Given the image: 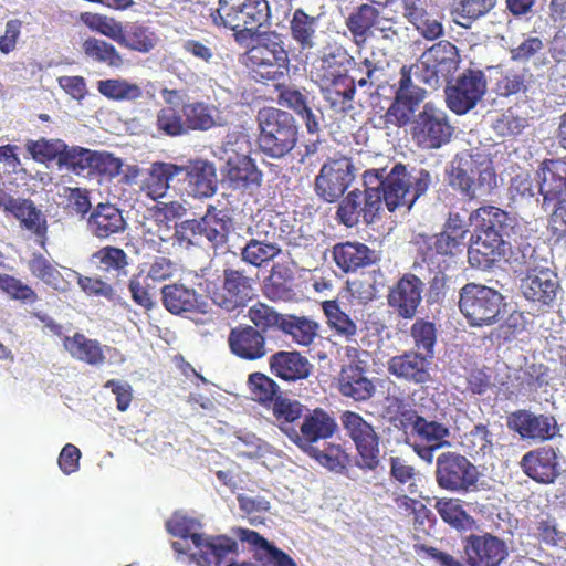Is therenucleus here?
<instances>
[{
	"mask_svg": "<svg viewBox=\"0 0 566 566\" xmlns=\"http://www.w3.org/2000/svg\"><path fill=\"white\" fill-rule=\"evenodd\" d=\"M423 286V282L416 274H403L389 290L388 305L398 316L413 318L422 300Z\"/></svg>",
	"mask_w": 566,
	"mask_h": 566,
	"instance_id": "5701e85b",
	"label": "nucleus"
},
{
	"mask_svg": "<svg viewBox=\"0 0 566 566\" xmlns=\"http://www.w3.org/2000/svg\"><path fill=\"white\" fill-rule=\"evenodd\" d=\"M12 216L19 221L21 229L31 233L35 243L46 250L49 223L42 210L31 199H25Z\"/></svg>",
	"mask_w": 566,
	"mask_h": 566,
	"instance_id": "e433bc0d",
	"label": "nucleus"
},
{
	"mask_svg": "<svg viewBox=\"0 0 566 566\" xmlns=\"http://www.w3.org/2000/svg\"><path fill=\"white\" fill-rule=\"evenodd\" d=\"M495 6L496 0H453L450 13L458 25L469 28Z\"/></svg>",
	"mask_w": 566,
	"mask_h": 566,
	"instance_id": "09e8293b",
	"label": "nucleus"
},
{
	"mask_svg": "<svg viewBox=\"0 0 566 566\" xmlns=\"http://www.w3.org/2000/svg\"><path fill=\"white\" fill-rule=\"evenodd\" d=\"M201 237H205L214 250L224 249L232 221L223 211L209 206L205 216L200 218Z\"/></svg>",
	"mask_w": 566,
	"mask_h": 566,
	"instance_id": "4c0bfd02",
	"label": "nucleus"
},
{
	"mask_svg": "<svg viewBox=\"0 0 566 566\" xmlns=\"http://www.w3.org/2000/svg\"><path fill=\"white\" fill-rule=\"evenodd\" d=\"M289 34L300 49V52L313 53L324 34L322 15H312L303 8L293 10L289 19Z\"/></svg>",
	"mask_w": 566,
	"mask_h": 566,
	"instance_id": "a878e982",
	"label": "nucleus"
},
{
	"mask_svg": "<svg viewBox=\"0 0 566 566\" xmlns=\"http://www.w3.org/2000/svg\"><path fill=\"white\" fill-rule=\"evenodd\" d=\"M94 150L81 146H65L60 168H66L75 175L91 170Z\"/></svg>",
	"mask_w": 566,
	"mask_h": 566,
	"instance_id": "338daca9",
	"label": "nucleus"
},
{
	"mask_svg": "<svg viewBox=\"0 0 566 566\" xmlns=\"http://www.w3.org/2000/svg\"><path fill=\"white\" fill-rule=\"evenodd\" d=\"M436 482L442 490L467 494L478 490L481 473L465 455L444 451L436 460Z\"/></svg>",
	"mask_w": 566,
	"mask_h": 566,
	"instance_id": "0eeeda50",
	"label": "nucleus"
},
{
	"mask_svg": "<svg viewBox=\"0 0 566 566\" xmlns=\"http://www.w3.org/2000/svg\"><path fill=\"white\" fill-rule=\"evenodd\" d=\"M97 91L104 97L112 101H136L142 97L143 90L125 78H108L97 82Z\"/></svg>",
	"mask_w": 566,
	"mask_h": 566,
	"instance_id": "13d9d810",
	"label": "nucleus"
},
{
	"mask_svg": "<svg viewBox=\"0 0 566 566\" xmlns=\"http://www.w3.org/2000/svg\"><path fill=\"white\" fill-rule=\"evenodd\" d=\"M338 430L336 419L321 407L307 409L291 441L303 452L314 451L318 441L331 439Z\"/></svg>",
	"mask_w": 566,
	"mask_h": 566,
	"instance_id": "dca6fc26",
	"label": "nucleus"
},
{
	"mask_svg": "<svg viewBox=\"0 0 566 566\" xmlns=\"http://www.w3.org/2000/svg\"><path fill=\"white\" fill-rule=\"evenodd\" d=\"M324 99L336 113H348L354 109L356 80L348 74L315 78Z\"/></svg>",
	"mask_w": 566,
	"mask_h": 566,
	"instance_id": "cd10ccee",
	"label": "nucleus"
},
{
	"mask_svg": "<svg viewBox=\"0 0 566 566\" xmlns=\"http://www.w3.org/2000/svg\"><path fill=\"white\" fill-rule=\"evenodd\" d=\"M520 465L528 478L543 484L553 483L559 474L557 453L549 446L527 451Z\"/></svg>",
	"mask_w": 566,
	"mask_h": 566,
	"instance_id": "c85d7f7f",
	"label": "nucleus"
},
{
	"mask_svg": "<svg viewBox=\"0 0 566 566\" xmlns=\"http://www.w3.org/2000/svg\"><path fill=\"white\" fill-rule=\"evenodd\" d=\"M227 158L221 167V175L233 190L245 191L262 185L263 172L255 160L247 154L226 150Z\"/></svg>",
	"mask_w": 566,
	"mask_h": 566,
	"instance_id": "f3484780",
	"label": "nucleus"
},
{
	"mask_svg": "<svg viewBox=\"0 0 566 566\" xmlns=\"http://www.w3.org/2000/svg\"><path fill=\"white\" fill-rule=\"evenodd\" d=\"M210 17L216 27L233 31L240 41L253 38L268 25L271 10L268 0H219Z\"/></svg>",
	"mask_w": 566,
	"mask_h": 566,
	"instance_id": "f03ea898",
	"label": "nucleus"
},
{
	"mask_svg": "<svg viewBox=\"0 0 566 566\" xmlns=\"http://www.w3.org/2000/svg\"><path fill=\"white\" fill-rule=\"evenodd\" d=\"M473 227L468 248V261L479 270L491 269L506 254L507 242L503 239L509 213L495 206H482L469 216Z\"/></svg>",
	"mask_w": 566,
	"mask_h": 566,
	"instance_id": "f257e3e1",
	"label": "nucleus"
},
{
	"mask_svg": "<svg viewBox=\"0 0 566 566\" xmlns=\"http://www.w3.org/2000/svg\"><path fill=\"white\" fill-rule=\"evenodd\" d=\"M66 144L62 139L40 138L38 140H28L25 148L31 157L41 164L56 160L60 167L61 158L65 150Z\"/></svg>",
	"mask_w": 566,
	"mask_h": 566,
	"instance_id": "0e129e2a",
	"label": "nucleus"
},
{
	"mask_svg": "<svg viewBox=\"0 0 566 566\" xmlns=\"http://www.w3.org/2000/svg\"><path fill=\"white\" fill-rule=\"evenodd\" d=\"M228 346L231 354L247 361L259 360L268 353L265 335L248 324L230 329Z\"/></svg>",
	"mask_w": 566,
	"mask_h": 566,
	"instance_id": "bb28decb",
	"label": "nucleus"
},
{
	"mask_svg": "<svg viewBox=\"0 0 566 566\" xmlns=\"http://www.w3.org/2000/svg\"><path fill=\"white\" fill-rule=\"evenodd\" d=\"M238 536L241 542H245L252 546L254 558L262 565L297 566L289 554L270 543L256 531L239 528Z\"/></svg>",
	"mask_w": 566,
	"mask_h": 566,
	"instance_id": "72a5a7b5",
	"label": "nucleus"
},
{
	"mask_svg": "<svg viewBox=\"0 0 566 566\" xmlns=\"http://www.w3.org/2000/svg\"><path fill=\"white\" fill-rule=\"evenodd\" d=\"M405 416H408V420L412 426V434L417 437L418 442L433 446L436 443L450 444L446 440L450 436V431L443 423L427 420L417 413L407 412Z\"/></svg>",
	"mask_w": 566,
	"mask_h": 566,
	"instance_id": "3c124183",
	"label": "nucleus"
},
{
	"mask_svg": "<svg viewBox=\"0 0 566 566\" xmlns=\"http://www.w3.org/2000/svg\"><path fill=\"white\" fill-rule=\"evenodd\" d=\"M355 167L350 158L340 156L328 159L315 178V191L327 202H335L348 189L355 179Z\"/></svg>",
	"mask_w": 566,
	"mask_h": 566,
	"instance_id": "ddd939ff",
	"label": "nucleus"
},
{
	"mask_svg": "<svg viewBox=\"0 0 566 566\" xmlns=\"http://www.w3.org/2000/svg\"><path fill=\"white\" fill-rule=\"evenodd\" d=\"M258 145L271 158H282L297 144L298 127L295 118L286 111L263 107L258 112Z\"/></svg>",
	"mask_w": 566,
	"mask_h": 566,
	"instance_id": "39448f33",
	"label": "nucleus"
},
{
	"mask_svg": "<svg viewBox=\"0 0 566 566\" xmlns=\"http://www.w3.org/2000/svg\"><path fill=\"white\" fill-rule=\"evenodd\" d=\"M321 465L331 471L342 473L349 463V455L340 444L328 443L323 450L314 447V451L305 452Z\"/></svg>",
	"mask_w": 566,
	"mask_h": 566,
	"instance_id": "69168bd1",
	"label": "nucleus"
},
{
	"mask_svg": "<svg viewBox=\"0 0 566 566\" xmlns=\"http://www.w3.org/2000/svg\"><path fill=\"white\" fill-rule=\"evenodd\" d=\"M434 509L444 523L458 531H469L475 526V520L467 513L459 499H439Z\"/></svg>",
	"mask_w": 566,
	"mask_h": 566,
	"instance_id": "603ef678",
	"label": "nucleus"
},
{
	"mask_svg": "<svg viewBox=\"0 0 566 566\" xmlns=\"http://www.w3.org/2000/svg\"><path fill=\"white\" fill-rule=\"evenodd\" d=\"M385 169H369L364 172V184L369 189L378 191L380 197V207L382 202L389 211H395L400 207L410 209L412 199L410 198V174L402 164H396L390 172L385 177Z\"/></svg>",
	"mask_w": 566,
	"mask_h": 566,
	"instance_id": "6e6552de",
	"label": "nucleus"
},
{
	"mask_svg": "<svg viewBox=\"0 0 566 566\" xmlns=\"http://www.w3.org/2000/svg\"><path fill=\"white\" fill-rule=\"evenodd\" d=\"M318 323L306 316L285 314L281 332L297 345L310 346L318 335Z\"/></svg>",
	"mask_w": 566,
	"mask_h": 566,
	"instance_id": "8fccbe9b",
	"label": "nucleus"
},
{
	"mask_svg": "<svg viewBox=\"0 0 566 566\" xmlns=\"http://www.w3.org/2000/svg\"><path fill=\"white\" fill-rule=\"evenodd\" d=\"M82 53L86 61L106 65L111 69H120L124 57L109 42L95 36L86 38L81 44Z\"/></svg>",
	"mask_w": 566,
	"mask_h": 566,
	"instance_id": "c03bdc74",
	"label": "nucleus"
},
{
	"mask_svg": "<svg viewBox=\"0 0 566 566\" xmlns=\"http://www.w3.org/2000/svg\"><path fill=\"white\" fill-rule=\"evenodd\" d=\"M333 260L344 273H354L379 261L377 252L365 243L346 241L333 247Z\"/></svg>",
	"mask_w": 566,
	"mask_h": 566,
	"instance_id": "473e14b6",
	"label": "nucleus"
},
{
	"mask_svg": "<svg viewBox=\"0 0 566 566\" xmlns=\"http://www.w3.org/2000/svg\"><path fill=\"white\" fill-rule=\"evenodd\" d=\"M427 50L429 61H433L442 80L449 82L450 77L458 70L461 61L458 48L450 41L442 40Z\"/></svg>",
	"mask_w": 566,
	"mask_h": 566,
	"instance_id": "49530a36",
	"label": "nucleus"
},
{
	"mask_svg": "<svg viewBox=\"0 0 566 566\" xmlns=\"http://www.w3.org/2000/svg\"><path fill=\"white\" fill-rule=\"evenodd\" d=\"M27 265L33 277L55 290L60 289L64 283L63 275L59 271L57 264L51 262L40 252L32 253Z\"/></svg>",
	"mask_w": 566,
	"mask_h": 566,
	"instance_id": "4d7b16f0",
	"label": "nucleus"
},
{
	"mask_svg": "<svg viewBox=\"0 0 566 566\" xmlns=\"http://www.w3.org/2000/svg\"><path fill=\"white\" fill-rule=\"evenodd\" d=\"M338 392L355 402H366L376 394V385L367 376L364 361H349L342 366L337 377Z\"/></svg>",
	"mask_w": 566,
	"mask_h": 566,
	"instance_id": "4be33fe9",
	"label": "nucleus"
},
{
	"mask_svg": "<svg viewBox=\"0 0 566 566\" xmlns=\"http://www.w3.org/2000/svg\"><path fill=\"white\" fill-rule=\"evenodd\" d=\"M291 232L290 222L281 214L266 212L248 227V233L265 242H277Z\"/></svg>",
	"mask_w": 566,
	"mask_h": 566,
	"instance_id": "79ce46f5",
	"label": "nucleus"
},
{
	"mask_svg": "<svg viewBox=\"0 0 566 566\" xmlns=\"http://www.w3.org/2000/svg\"><path fill=\"white\" fill-rule=\"evenodd\" d=\"M321 306L326 316V323L335 336L352 340L357 335V324L340 308L338 301H324Z\"/></svg>",
	"mask_w": 566,
	"mask_h": 566,
	"instance_id": "de8ad7c7",
	"label": "nucleus"
},
{
	"mask_svg": "<svg viewBox=\"0 0 566 566\" xmlns=\"http://www.w3.org/2000/svg\"><path fill=\"white\" fill-rule=\"evenodd\" d=\"M86 228L92 235L104 240L123 233L127 228V222L119 208L109 202H101L90 212Z\"/></svg>",
	"mask_w": 566,
	"mask_h": 566,
	"instance_id": "c756f323",
	"label": "nucleus"
},
{
	"mask_svg": "<svg viewBox=\"0 0 566 566\" xmlns=\"http://www.w3.org/2000/svg\"><path fill=\"white\" fill-rule=\"evenodd\" d=\"M180 171L179 165L164 161L154 163L144 180L143 190L154 200L163 198L170 187V181L180 177Z\"/></svg>",
	"mask_w": 566,
	"mask_h": 566,
	"instance_id": "a19ab883",
	"label": "nucleus"
},
{
	"mask_svg": "<svg viewBox=\"0 0 566 566\" xmlns=\"http://www.w3.org/2000/svg\"><path fill=\"white\" fill-rule=\"evenodd\" d=\"M380 212V197L377 190L366 186L365 191L354 189L339 202L336 219L347 228L357 226L363 218L366 224H371Z\"/></svg>",
	"mask_w": 566,
	"mask_h": 566,
	"instance_id": "2eb2a0df",
	"label": "nucleus"
},
{
	"mask_svg": "<svg viewBox=\"0 0 566 566\" xmlns=\"http://www.w3.org/2000/svg\"><path fill=\"white\" fill-rule=\"evenodd\" d=\"M379 11L370 4H360L352 12L345 21V24L353 36V42L363 48L376 27Z\"/></svg>",
	"mask_w": 566,
	"mask_h": 566,
	"instance_id": "37998d69",
	"label": "nucleus"
},
{
	"mask_svg": "<svg viewBox=\"0 0 566 566\" xmlns=\"http://www.w3.org/2000/svg\"><path fill=\"white\" fill-rule=\"evenodd\" d=\"M181 113L186 134L190 130H208L216 125L212 107L203 102L186 103Z\"/></svg>",
	"mask_w": 566,
	"mask_h": 566,
	"instance_id": "6e6d98bb",
	"label": "nucleus"
},
{
	"mask_svg": "<svg viewBox=\"0 0 566 566\" xmlns=\"http://www.w3.org/2000/svg\"><path fill=\"white\" fill-rule=\"evenodd\" d=\"M419 250L424 261H433L434 256H454L464 249V239L441 231L434 235H420Z\"/></svg>",
	"mask_w": 566,
	"mask_h": 566,
	"instance_id": "58836bf2",
	"label": "nucleus"
},
{
	"mask_svg": "<svg viewBox=\"0 0 566 566\" xmlns=\"http://www.w3.org/2000/svg\"><path fill=\"white\" fill-rule=\"evenodd\" d=\"M507 428L522 439L546 441L552 439L557 430L554 417L535 415L530 410L520 409L507 417Z\"/></svg>",
	"mask_w": 566,
	"mask_h": 566,
	"instance_id": "393cba45",
	"label": "nucleus"
},
{
	"mask_svg": "<svg viewBox=\"0 0 566 566\" xmlns=\"http://www.w3.org/2000/svg\"><path fill=\"white\" fill-rule=\"evenodd\" d=\"M191 542L196 547L192 557L200 566H221L239 554L238 542L227 535L195 534L191 536Z\"/></svg>",
	"mask_w": 566,
	"mask_h": 566,
	"instance_id": "aec40b11",
	"label": "nucleus"
},
{
	"mask_svg": "<svg viewBox=\"0 0 566 566\" xmlns=\"http://www.w3.org/2000/svg\"><path fill=\"white\" fill-rule=\"evenodd\" d=\"M463 552L470 566H499L507 556L505 542L491 533L467 536Z\"/></svg>",
	"mask_w": 566,
	"mask_h": 566,
	"instance_id": "6ab92c4d",
	"label": "nucleus"
},
{
	"mask_svg": "<svg viewBox=\"0 0 566 566\" xmlns=\"http://www.w3.org/2000/svg\"><path fill=\"white\" fill-rule=\"evenodd\" d=\"M269 368L276 378L296 382L310 377L313 365L297 350H279L270 356Z\"/></svg>",
	"mask_w": 566,
	"mask_h": 566,
	"instance_id": "7c9ffc66",
	"label": "nucleus"
},
{
	"mask_svg": "<svg viewBox=\"0 0 566 566\" xmlns=\"http://www.w3.org/2000/svg\"><path fill=\"white\" fill-rule=\"evenodd\" d=\"M433 358L415 349L405 350L387 361V370L396 378L412 385L431 380Z\"/></svg>",
	"mask_w": 566,
	"mask_h": 566,
	"instance_id": "412c9836",
	"label": "nucleus"
},
{
	"mask_svg": "<svg viewBox=\"0 0 566 566\" xmlns=\"http://www.w3.org/2000/svg\"><path fill=\"white\" fill-rule=\"evenodd\" d=\"M454 133L448 114L431 103H426L416 116L411 135L422 149H439L447 145Z\"/></svg>",
	"mask_w": 566,
	"mask_h": 566,
	"instance_id": "9b49d317",
	"label": "nucleus"
},
{
	"mask_svg": "<svg viewBox=\"0 0 566 566\" xmlns=\"http://www.w3.org/2000/svg\"><path fill=\"white\" fill-rule=\"evenodd\" d=\"M0 291L11 300L25 304H33L38 301V294L30 285L7 273H0Z\"/></svg>",
	"mask_w": 566,
	"mask_h": 566,
	"instance_id": "774afa93",
	"label": "nucleus"
},
{
	"mask_svg": "<svg viewBox=\"0 0 566 566\" xmlns=\"http://www.w3.org/2000/svg\"><path fill=\"white\" fill-rule=\"evenodd\" d=\"M486 92V77L482 70L465 69L444 88L447 107L457 115L473 109Z\"/></svg>",
	"mask_w": 566,
	"mask_h": 566,
	"instance_id": "f8f14e48",
	"label": "nucleus"
},
{
	"mask_svg": "<svg viewBox=\"0 0 566 566\" xmlns=\"http://www.w3.org/2000/svg\"><path fill=\"white\" fill-rule=\"evenodd\" d=\"M63 346L73 358L87 365L98 366L106 359L101 343L97 339L87 338L78 332L73 336H65Z\"/></svg>",
	"mask_w": 566,
	"mask_h": 566,
	"instance_id": "ea45409f",
	"label": "nucleus"
},
{
	"mask_svg": "<svg viewBox=\"0 0 566 566\" xmlns=\"http://www.w3.org/2000/svg\"><path fill=\"white\" fill-rule=\"evenodd\" d=\"M247 386L251 399L259 405L269 408L276 400L280 386L268 375L254 371L248 376Z\"/></svg>",
	"mask_w": 566,
	"mask_h": 566,
	"instance_id": "864d4df0",
	"label": "nucleus"
},
{
	"mask_svg": "<svg viewBox=\"0 0 566 566\" xmlns=\"http://www.w3.org/2000/svg\"><path fill=\"white\" fill-rule=\"evenodd\" d=\"M281 252L282 249L277 242H265L251 238L241 249L240 255L243 262L261 268L263 264L274 260Z\"/></svg>",
	"mask_w": 566,
	"mask_h": 566,
	"instance_id": "5fc2aeb1",
	"label": "nucleus"
},
{
	"mask_svg": "<svg viewBox=\"0 0 566 566\" xmlns=\"http://www.w3.org/2000/svg\"><path fill=\"white\" fill-rule=\"evenodd\" d=\"M206 291L211 301L227 312L245 307L254 296L253 280L232 268L223 270L220 283H207Z\"/></svg>",
	"mask_w": 566,
	"mask_h": 566,
	"instance_id": "9d476101",
	"label": "nucleus"
},
{
	"mask_svg": "<svg viewBox=\"0 0 566 566\" xmlns=\"http://www.w3.org/2000/svg\"><path fill=\"white\" fill-rule=\"evenodd\" d=\"M340 422L355 446L356 465L365 472H375L380 465V437L375 427L352 410L342 412Z\"/></svg>",
	"mask_w": 566,
	"mask_h": 566,
	"instance_id": "423d86ee",
	"label": "nucleus"
},
{
	"mask_svg": "<svg viewBox=\"0 0 566 566\" xmlns=\"http://www.w3.org/2000/svg\"><path fill=\"white\" fill-rule=\"evenodd\" d=\"M272 415L279 429L291 440L292 431L296 430V421H302L307 408L298 400L279 396L271 405Z\"/></svg>",
	"mask_w": 566,
	"mask_h": 566,
	"instance_id": "a18cd8bd",
	"label": "nucleus"
},
{
	"mask_svg": "<svg viewBox=\"0 0 566 566\" xmlns=\"http://www.w3.org/2000/svg\"><path fill=\"white\" fill-rule=\"evenodd\" d=\"M178 182L184 184V190L193 198H210L217 191V170L212 163L206 159L188 160L179 165Z\"/></svg>",
	"mask_w": 566,
	"mask_h": 566,
	"instance_id": "a211bd4d",
	"label": "nucleus"
},
{
	"mask_svg": "<svg viewBox=\"0 0 566 566\" xmlns=\"http://www.w3.org/2000/svg\"><path fill=\"white\" fill-rule=\"evenodd\" d=\"M355 57L340 43H328L316 60L313 74L315 78L348 74L355 67Z\"/></svg>",
	"mask_w": 566,
	"mask_h": 566,
	"instance_id": "f704fd0d",
	"label": "nucleus"
},
{
	"mask_svg": "<svg viewBox=\"0 0 566 566\" xmlns=\"http://www.w3.org/2000/svg\"><path fill=\"white\" fill-rule=\"evenodd\" d=\"M533 82V75L526 71L509 70L496 81L494 91L501 97L526 94Z\"/></svg>",
	"mask_w": 566,
	"mask_h": 566,
	"instance_id": "680f3d73",
	"label": "nucleus"
},
{
	"mask_svg": "<svg viewBox=\"0 0 566 566\" xmlns=\"http://www.w3.org/2000/svg\"><path fill=\"white\" fill-rule=\"evenodd\" d=\"M410 337L415 350L434 358V346L437 344V327L433 322L418 318L410 327Z\"/></svg>",
	"mask_w": 566,
	"mask_h": 566,
	"instance_id": "e2e57ef3",
	"label": "nucleus"
},
{
	"mask_svg": "<svg viewBox=\"0 0 566 566\" xmlns=\"http://www.w3.org/2000/svg\"><path fill=\"white\" fill-rule=\"evenodd\" d=\"M536 178L544 209L552 202L566 198V159H544L536 170Z\"/></svg>",
	"mask_w": 566,
	"mask_h": 566,
	"instance_id": "b1692460",
	"label": "nucleus"
},
{
	"mask_svg": "<svg viewBox=\"0 0 566 566\" xmlns=\"http://www.w3.org/2000/svg\"><path fill=\"white\" fill-rule=\"evenodd\" d=\"M502 301L496 290L468 283L460 291L459 308L471 326H489L496 323Z\"/></svg>",
	"mask_w": 566,
	"mask_h": 566,
	"instance_id": "1a4fd4ad",
	"label": "nucleus"
},
{
	"mask_svg": "<svg viewBox=\"0 0 566 566\" xmlns=\"http://www.w3.org/2000/svg\"><path fill=\"white\" fill-rule=\"evenodd\" d=\"M245 65L258 82H283L290 73V57L282 35L274 31L262 34L248 50Z\"/></svg>",
	"mask_w": 566,
	"mask_h": 566,
	"instance_id": "20e7f679",
	"label": "nucleus"
},
{
	"mask_svg": "<svg viewBox=\"0 0 566 566\" xmlns=\"http://www.w3.org/2000/svg\"><path fill=\"white\" fill-rule=\"evenodd\" d=\"M424 95L426 91L412 83L411 70L403 65L400 69V78L394 101L384 116L385 124L396 127L406 126Z\"/></svg>",
	"mask_w": 566,
	"mask_h": 566,
	"instance_id": "4468645a",
	"label": "nucleus"
},
{
	"mask_svg": "<svg viewBox=\"0 0 566 566\" xmlns=\"http://www.w3.org/2000/svg\"><path fill=\"white\" fill-rule=\"evenodd\" d=\"M559 289L555 272L549 269L533 270L522 280L521 290L525 298L542 306L555 301Z\"/></svg>",
	"mask_w": 566,
	"mask_h": 566,
	"instance_id": "2f4dec72",
	"label": "nucleus"
},
{
	"mask_svg": "<svg viewBox=\"0 0 566 566\" xmlns=\"http://www.w3.org/2000/svg\"><path fill=\"white\" fill-rule=\"evenodd\" d=\"M284 316L285 314L276 312L263 302H256L250 306L247 314V317L253 324L251 326L259 329L263 335L271 331H281Z\"/></svg>",
	"mask_w": 566,
	"mask_h": 566,
	"instance_id": "052dcab7",
	"label": "nucleus"
},
{
	"mask_svg": "<svg viewBox=\"0 0 566 566\" xmlns=\"http://www.w3.org/2000/svg\"><path fill=\"white\" fill-rule=\"evenodd\" d=\"M449 185L469 200L489 196L497 186L492 159L481 153L458 155L449 175Z\"/></svg>",
	"mask_w": 566,
	"mask_h": 566,
	"instance_id": "7ed1b4c3",
	"label": "nucleus"
},
{
	"mask_svg": "<svg viewBox=\"0 0 566 566\" xmlns=\"http://www.w3.org/2000/svg\"><path fill=\"white\" fill-rule=\"evenodd\" d=\"M164 307L174 315L202 312V302L196 290L184 284H167L161 289Z\"/></svg>",
	"mask_w": 566,
	"mask_h": 566,
	"instance_id": "c9c22d12",
	"label": "nucleus"
},
{
	"mask_svg": "<svg viewBox=\"0 0 566 566\" xmlns=\"http://www.w3.org/2000/svg\"><path fill=\"white\" fill-rule=\"evenodd\" d=\"M461 446L472 458L484 457L493 451V433L486 424H475L461 439Z\"/></svg>",
	"mask_w": 566,
	"mask_h": 566,
	"instance_id": "bf43d9fd",
	"label": "nucleus"
}]
</instances>
